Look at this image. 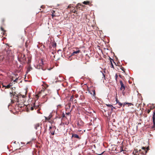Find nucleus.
Listing matches in <instances>:
<instances>
[{"label": "nucleus", "instance_id": "42", "mask_svg": "<svg viewBox=\"0 0 155 155\" xmlns=\"http://www.w3.org/2000/svg\"><path fill=\"white\" fill-rule=\"evenodd\" d=\"M153 127H155V125H154V124H153Z\"/></svg>", "mask_w": 155, "mask_h": 155}, {"label": "nucleus", "instance_id": "8", "mask_svg": "<svg viewBox=\"0 0 155 155\" xmlns=\"http://www.w3.org/2000/svg\"><path fill=\"white\" fill-rule=\"evenodd\" d=\"M72 137H74V138H76L79 139L80 137L77 134H72Z\"/></svg>", "mask_w": 155, "mask_h": 155}, {"label": "nucleus", "instance_id": "9", "mask_svg": "<svg viewBox=\"0 0 155 155\" xmlns=\"http://www.w3.org/2000/svg\"><path fill=\"white\" fill-rule=\"evenodd\" d=\"M110 63H111V67L112 68H114V65L112 63V61H113L114 62V63H115V64H116V63L111 58H110Z\"/></svg>", "mask_w": 155, "mask_h": 155}, {"label": "nucleus", "instance_id": "39", "mask_svg": "<svg viewBox=\"0 0 155 155\" xmlns=\"http://www.w3.org/2000/svg\"><path fill=\"white\" fill-rule=\"evenodd\" d=\"M18 80V79H16L14 81H17V80Z\"/></svg>", "mask_w": 155, "mask_h": 155}, {"label": "nucleus", "instance_id": "32", "mask_svg": "<svg viewBox=\"0 0 155 155\" xmlns=\"http://www.w3.org/2000/svg\"><path fill=\"white\" fill-rule=\"evenodd\" d=\"M51 134L52 135H54V132H52V133H51Z\"/></svg>", "mask_w": 155, "mask_h": 155}, {"label": "nucleus", "instance_id": "2", "mask_svg": "<svg viewBox=\"0 0 155 155\" xmlns=\"http://www.w3.org/2000/svg\"><path fill=\"white\" fill-rule=\"evenodd\" d=\"M27 93V91L26 89L25 90V95L23 94L22 95L20 93H17V92H15V91H12V94L13 96H15L16 97H18L19 96H22V97H25V95Z\"/></svg>", "mask_w": 155, "mask_h": 155}, {"label": "nucleus", "instance_id": "6", "mask_svg": "<svg viewBox=\"0 0 155 155\" xmlns=\"http://www.w3.org/2000/svg\"><path fill=\"white\" fill-rule=\"evenodd\" d=\"M35 127L36 130L40 129L41 128L39 124H37L35 125Z\"/></svg>", "mask_w": 155, "mask_h": 155}, {"label": "nucleus", "instance_id": "11", "mask_svg": "<svg viewBox=\"0 0 155 155\" xmlns=\"http://www.w3.org/2000/svg\"><path fill=\"white\" fill-rule=\"evenodd\" d=\"M30 41L29 40H27L26 42L25 43V46L26 48H27L28 46L29 45V43H30Z\"/></svg>", "mask_w": 155, "mask_h": 155}, {"label": "nucleus", "instance_id": "10", "mask_svg": "<svg viewBox=\"0 0 155 155\" xmlns=\"http://www.w3.org/2000/svg\"><path fill=\"white\" fill-rule=\"evenodd\" d=\"M40 66L42 68V65L43 64V62L42 59L41 60L39 61Z\"/></svg>", "mask_w": 155, "mask_h": 155}, {"label": "nucleus", "instance_id": "36", "mask_svg": "<svg viewBox=\"0 0 155 155\" xmlns=\"http://www.w3.org/2000/svg\"><path fill=\"white\" fill-rule=\"evenodd\" d=\"M141 95V94H138V96H140Z\"/></svg>", "mask_w": 155, "mask_h": 155}, {"label": "nucleus", "instance_id": "1", "mask_svg": "<svg viewBox=\"0 0 155 155\" xmlns=\"http://www.w3.org/2000/svg\"><path fill=\"white\" fill-rule=\"evenodd\" d=\"M48 87L47 85L46 86H42V88L39 91L38 94H41L42 97H44L46 96H49L51 93V91L48 89L47 88Z\"/></svg>", "mask_w": 155, "mask_h": 155}, {"label": "nucleus", "instance_id": "21", "mask_svg": "<svg viewBox=\"0 0 155 155\" xmlns=\"http://www.w3.org/2000/svg\"><path fill=\"white\" fill-rule=\"evenodd\" d=\"M53 12H52V14L51 15V16L52 17V18H53L54 17V16H55V15H54L53 14H54V11H53Z\"/></svg>", "mask_w": 155, "mask_h": 155}, {"label": "nucleus", "instance_id": "41", "mask_svg": "<svg viewBox=\"0 0 155 155\" xmlns=\"http://www.w3.org/2000/svg\"><path fill=\"white\" fill-rule=\"evenodd\" d=\"M102 74H103V75L104 76V77H105L104 74L103 73H102Z\"/></svg>", "mask_w": 155, "mask_h": 155}, {"label": "nucleus", "instance_id": "7", "mask_svg": "<svg viewBox=\"0 0 155 155\" xmlns=\"http://www.w3.org/2000/svg\"><path fill=\"white\" fill-rule=\"evenodd\" d=\"M11 103H13L15 102H16V101L17 102H19V99L18 98H17L15 97V100L11 99Z\"/></svg>", "mask_w": 155, "mask_h": 155}, {"label": "nucleus", "instance_id": "34", "mask_svg": "<svg viewBox=\"0 0 155 155\" xmlns=\"http://www.w3.org/2000/svg\"><path fill=\"white\" fill-rule=\"evenodd\" d=\"M81 5V4H78L77 5V7H79V5Z\"/></svg>", "mask_w": 155, "mask_h": 155}, {"label": "nucleus", "instance_id": "18", "mask_svg": "<svg viewBox=\"0 0 155 155\" xmlns=\"http://www.w3.org/2000/svg\"><path fill=\"white\" fill-rule=\"evenodd\" d=\"M118 105L120 106V107H121L122 105H123V104L121 103L120 102H118V103H117Z\"/></svg>", "mask_w": 155, "mask_h": 155}, {"label": "nucleus", "instance_id": "4", "mask_svg": "<svg viewBox=\"0 0 155 155\" xmlns=\"http://www.w3.org/2000/svg\"><path fill=\"white\" fill-rule=\"evenodd\" d=\"M89 91L91 94H92V95L93 96H95V87L93 86L92 87L90 88Z\"/></svg>", "mask_w": 155, "mask_h": 155}, {"label": "nucleus", "instance_id": "12", "mask_svg": "<svg viewBox=\"0 0 155 155\" xmlns=\"http://www.w3.org/2000/svg\"><path fill=\"white\" fill-rule=\"evenodd\" d=\"M80 51L79 50H78L76 51H74L73 52V54H77L79 53L80 52Z\"/></svg>", "mask_w": 155, "mask_h": 155}, {"label": "nucleus", "instance_id": "46", "mask_svg": "<svg viewBox=\"0 0 155 155\" xmlns=\"http://www.w3.org/2000/svg\"><path fill=\"white\" fill-rule=\"evenodd\" d=\"M145 152H146V153H147V150Z\"/></svg>", "mask_w": 155, "mask_h": 155}, {"label": "nucleus", "instance_id": "20", "mask_svg": "<svg viewBox=\"0 0 155 155\" xmlns=\"http://www.w3.org/2000/svg\"><path fill=\"white\" fill-rule=\"evenodd\" d=\"M31 69H32V68L30 67H29L27 71L29 72L30 71H31Z\"/></svg>", "mask_w": 155, "mask_h": 155}, {"label": "nucleus", "instance_id": "44", "mask_svg": "<svg viewBox=\"0 0 155 155\" xmlns=\"http://www.w3.org/2000/svg\"><path fill=\"white\" fill-rule=\"evenodd\" d=\"M51 127H49V128H50V129H51Z\"/></svg>", "mask_w": 155, "mask_h": 155}, {"label": "nucleus", "instance_id": "17", "mask_svg": "<svg viewBox=\"0 0 155 155\" xmlns=\"http://www.w3.org/2000/svg\"><path fill=\"white\" fill-rule=\"evenodd\" d=\"M11 86V85L10 84H9L7 86H5V87L6 88H9Z\"/></svg>", "mask_w": 155, "mask_h": 155}, {"label": "nucleus", "instance_id": "35", "mask_svg": "<svg viewBox=\"0 0 155 155\" xmlns=\"http://www.w3.org/2000/svg\"><path fill=\"white\" fill-rule=\"evenodd\" d=\"M71 8V5H69L68 7V8Z\"/></svg>", "mask_w": 155, "mask_h": 155}, {"label": "nucleus", "instance_id": "16", "mask_svg": "<svg viewBox=\"0 0 155 155\" xmlns=\"http://www.w3.org/2000/svg\"><path fill=\"white\" fill-rule=\"evenodd\" d=\"M10 52H11V51H7V53L8 54V56H11L12 54H10Z\"/></svg>", "mask_w": 155, "mask_h": 155}, {"label": "nucleus", "instance_id": "19", "mask_svg": "<svg viewBox=\"0 0 155 155\" xmlns=\"http://www.w3.org/2000/svg\"><path fill=\"white\" fill-rule=\"evenodd\" d=\"M120 69L122 71H123L124 72H125V69L124 68H123L122 67H121L120 68Z\"/></svg>", "mask_w": 155, "mask_h": 155}, {"label": "nucleus", "instance_id": "40", "mask_svg": "<svg viewBox=\"0 0 155 155\" xmlns=\"http://www.w3.org/2000/svg\"><path fill=\"white\" fill-rule=\"evenodd\" d=\"M31 110H33V108L32 107H31Z\"/></svg>", "mask_w": 155, "mask_h": 155}, {"label": "nucleus", "instance_id": "22", "mask_svg": "<svg viewBox=\"0 0 155 155\" xmlns=\"http://www.w3.org/2000/svg\"><path fill=\"white\" fill-rule=\"evenodd\" d=\"M115 77V79H116V81H117V79L118 77V75H117V74H116Z\"/></svg>", "mask_w": 155, "mask_h": 155}, {"label": "nucleus", "instance_id": "5", "mask_svg": "<svg viewBox=\"0 0 155 155\" xmlns=\"http://www.w3.org/2000/svg\"><path fill=\"white\" fill-rule=\"evenodd\" d=\"M120 83L121 85V87L120 88V90L122 91H124L125 89V87L122 81L121 80H120Z\"/></svg>", "mask_w": 155, "mask_h": 155}, {"label": "nucleus", "instance_id": "24", "mask_svg": "<svg viewBox=\"0 0 155 155\" xmlns=\"http://www.w3.org/2000/svg\"><path fill=\"white\" fill-rule=\"evenodd\" d=\"M56 46V43L53 44V45H52L53 47H55Z\"/></svg>", "mask_w": 155, "mask_h": 155}, {"label": "nucleus", "instance_id": "23", "mask_svg": "<svg viewBox=\"0 0 155 155\" xmlns=\"http://www.w3.org/2000/svg\"><path fill=\"white\" fill-rule=\"evenodd\" d=\"M51 117V116H50V115H49V118L48 119L47 118V117H45V119L46 120H49L50 119V118Z\"/></svg>", "mask_w": 155, "mask_h": 155}, {"label": "nucleus", "instance_id": "14", "mask_svg": "<svg viewBox=\"0 0 155 155\" xmlns=\"http://www.w3.org/2000/svg\"><path fill=\"white\" fill-rule=\"evenodd\" d=\"M153 123L154 125H155V122L154 121V120L155 119V112L154 113L153 115Z\"/></svg>", "mask_w": 155, "mask_h": 155}, {"label": "nucleus", "instance_id": "45", "mask_svg": "<svg viewBox=\"0 0 155 155\" xmlns=\"http://www.w3.org/2000/svg\"><path fill=\"white\" fill-rule=\"evenodd\" d=\"M30 97V95H29L28 97Z\"/></svg>", "mask_w": 155, "mask_h": 155}, {"label": "nucleus", "instance_id": "13", "mask_svg": "<svg viewBox=\"0 0 155 155\" xmlns=\"http://www.w3.org/2000/svg\"><path fill=\"white\" fill-rule=\"evenodd\" d=\"M106 105L108 107H111V110H113V108H114V107L112 105L110 104H106Z\"/></svg>", "mask_w": 155, "mask_h": 155}, {"label": "nucleus", "instance_id": "28", "mask_svg": "<svg viewBox=\"0 0 155 155\" xmlns=\"http://www.w3.org/2000/svg\"><path fill=\"white\" fill-rule=\"evenodd\" d=\"M128 104V103H127V102H124V104H123V106H124V105L126 104Z\"/></svg>", "mask_w": 155, "mask_h": 155}, {"label": "nucleus", "instance_id": "30", "mask_svg": "<svg viewBox=\"0 0 155 155\" xmlns=\"http://www.w3.org/2000/svg\"><path fill=\"white\" fill-rule=\"evenodd\" d=\"M145 147H142V149L143 150H145Z\"/></svg>", "mask_w": 155, "mask_h": 155}, {"label": "nucleus", "instance_id": "25", "mask_svg": "<svg viewBox=\"0 0 155 155\" xmlns=\"http://www.w3.org/2000/svg\"><path fill=\"white\" fill-rule=\"evenodd\" d=\"M116 101L117 104L118 103V102H119V101L117 99V98H116Z\"/></svg>", "mask_w": 155, "mask_h": 155}, {"label": "nucleus", "instance_id": "43", "mask_svg": "<svg viewBox=\"0 0 155 155\" xmlns=\"http://www.w3.org/2000/svg\"><path fill=\"white\" fill-rule=\"evenodd\" d=\"M38 97V95H36V97Z\"/></svg>", "mask_w": 155, "mask_h": 155}, {"label": "nucleus", "instance_id": "33", "mask_svg": "<svg viewBox=\"0 0 155 155\" xmlns=\"http://www.w3.org/2000/svg\"><path fill=\"white\" fill-rule=\"evenodd\" d=\"M119 76L120 78H122V76H121V75H120V74H119Z\"/></svg>", "mask_w": 155, "mask_h": 155}, {"label": "nucleus", "instance_id": "29", "mask_svg": "<svg viewBox=\"0 0 155 155\" xmlns=\"http://www.w3.org/2000/svg\"><path fill=\"white\" fill-rule=\"evenodd\" d=\"M2 22L3 23L4 22V21H5L4 19H2Z\"/></svg>", "mask_w": 155, "mask_h": 155}, {"label": "nucleus", "instance_id": "26", "mask_svg": "<svg viewBox=\"0 0 155 155\" xmlns=\"http://www.w3.org/2000/svg\"><path fill=\"white\" fill-rule=\"evenodd\" d=\"M72 12L73 13H75L76 12V10H72Z\"/></svg>", "mask_w": 155, "mask_h": 155}, {"label": "nucleus", "instance_id": "47", "mask_svg": "<svg viewBox=\"0 0 155 155\" xmlns=\"http://www.w3.org/2000/svg\"><path fill=\"white\" fill-rule=\"evenodd\" d=\"M147 150L149 149H148V147H147Z\"/></svg>", "mask_w": 155, "mask_h": 155}, {"label": "nucleus", "instance_id": "3", "mask_svg": "<svg viewBox=\"0 0 155 155\" xmlns=\"http://www.w3.org/2000/svg\"><path fill=\"white\" fill-rule=\"evenodd\" d=\"M25 55L21 53H19L18 56V60L20 62L23 61L26 59Z\"/></svg>", "mask_w": 155, "mask_h": 155}, {"label": "nucleus", "instance_id": "38", "mask_svg": "<svg viewBox=\"0 0 155 155\" xmlns=\"http://www.w3.org/2000/svg\"><path fill=\"white\" fill-rule=\"evenodd\" d=\"M74 96L73 95H72L70 97H74Z\"/></svg>", "mask_w": 155, "mask_h": 155}, {"label": "nucleus", "instance_id": "31", "mask_svg": "<svg viewBox=\"0 0 155 155\" xmlns=\"http://www.w3.org/2000/svg\"><path fill=\"white\" fill-rule=\"evenodd\" d=\"M104 152H102V153H98V154H98V155H101L103 153H104Z\"/></svg>", "mask_w": 155, "mask_h": 155}, {"label": "nucleus", "instance_id": "15", "mask_svg": "<svg viewBox=\"0 0 155 155\" xmlns=\"http://www.w3.org/2000/svg\"><path fill=\"white\" fill-rule=\"evenodd\" d=\"M84 4L85 5H89L90 3V2L88 1H84L83 2Z\"/></svg>", "mask_w": 155, "mask_h": 155}, {"label": "nucleus", "instance_id": "37", "mask_svg": "<svg viewBox=\"0 0 155 155\" xmlns=\"http://www.w3.org/2000/svg\"><path fill=\"white\" fill-rule=\"evenodd\" d=\"M128 104H129V106L130 105H131L132 104L131 103H128Z\"/></svg>", "mask_w": 155, "mask_h": 155}, {"label": "nucleus", "instance_id": "27", "mask_svg": "<svg viewBox=\"0 0 155 155\" xmlns=\"http://www.w3.org/2000/svg\"><path fill=\"white\" fill-rule=\"evenodd\" d=\"M1 29L2 31H5L4 28L2 27L1 28Z\"/></svg>", "mask_w": 155, "mask_h": 155}]
</instances>
